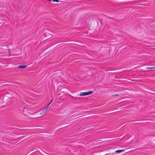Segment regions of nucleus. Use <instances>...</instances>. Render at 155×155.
<instances>
[{
	"label": "nucleus",
	"mask_w": 155,
	"mask_h": 155,
	"mask_svg": "<svg viewBox=\"0 0 155 155\" xmlns=\"http://www.w3.org/2000/svg\"><path fill=\"white\" fill-rule=\"evenodd\" d=\"M92 93L93 91H90L86 92H82L79 94V95L80 96H84L86 95H90L92 94Z\"/></svg>",
	"instance_id": "f257e3e1"
},
{
	"label": "nucleus",
	"mask_w": 155,
	"mask_h": 155,
	"mask_svg": "<svg viewBox=\"0 0 155 155\" xmlns=\"http://www.w3.org/2000/svg\"><path fill=\"white\" fill-rule=\"evenodd\" d=\"M26 67V65H21L18 66V68H21V69H23L25 68Z\"/></svg>",
	"instance_id": "f03ea898"
},
{
	"label": "nucleus",
	"mask_w": 155,
	"mask_h": 155,
	"mask_svg": "<svg viewBox=\"0 0 155 155\" xmlns=\"http://www.w3.org/2000/svg\"><path fill=\"white\" fill-rule=\"evenodd\" d=\"M124 151V150H117L115 151V153H119Z\"/></svg>",
	"instance_id": "7ed1b4c3"
},
{
	"label": "nucleus",
	"mask_w": 155,
	"mask_h": 155,
	"mask_svg": "<svg viewBox=\"0 0 155 155\" xmlns=\"http://www.w3.org/2000/svg\"><path fill=\"white\" fill-rule=\"evenodd\" d=\"M53 101V100H52L51 101H50V102L48 104V105H47V106H46V107L45 108V110H46H46H47V109H48V107H49V105H50V104Z\"/></svg>",
	"instance_id": "20e7f679"
},
{
	"label": "nucleus",
	"mask_w": 155,
	"mask_h": 155,
	"mask_svg": "<svg viewBox=\"0 0 155 155\" xmlns=\"http://www.w3.org/2000/svg\"><path fill=\"white\" fill-rule=\"evenodd\" d=\"M45 108L44 109L42 112L40 114V115H43L45 114V113L46 111V110H45Z\"/></svg>",
	"instance_id": "39448f33"
},
{
	"label": "nucleus",
	"mask_w": 155,
	"mask_h": 155,
	"mask_svg": "<svg viewBox=\"0 0 155 155\" xmlns=\"http://www.w3.org/2000/svg\"><path fill=\"white\" fill-rule=\"evenodd\" d=\"M155 67H149L148 66L146 67V68L147 69H152L154 68Z\"/></svg>",
	"instance_id": "423d86ee"
},
{
	"label": "nucleus",
	"mask_w": 155,
	"mask_h": 155,
	"mask_svg": "<svg viewBox=\"0 0 155 155\" xmlns=\"http://www.w3.org/2000/svg\"><path fill=\"white\" fill-rule=\"evenodd\" d=\"M54 2H59V1L58 0H52Z\"/></svg>",
	"instance_id": "0eeeda50"
},
{
	"label": "nucleus",
	"mask_w": 155,
	"mask_h": 155,
	"mask_svg": "<svg viewBox=\"0 0 155 155\" xmlns=\"http://www.w3.org/2000/svg\"><path fill=\"white\" fill-rule=\"evenodd\" d=\"M119 95L118 94H115L114 95H113V96H118Z\"/></svg>",
	"instance_id": "6e6552de"
},
{
	"label": "nucleus",
	"mask_w": 155,
	"mask_h": 155,
	"mask_svg": "<svg viewBox=\"0 0 155 155\" xmlns=\"http://www.w3.org/2000/svg\"><path fill=\"white\" fill-rule=\"evenodd\" d=\"M49 1H51V0H48Z\"/></svg>",
	"instance_id": "1a4fd4ad"
}]
</instances>
